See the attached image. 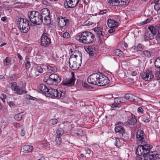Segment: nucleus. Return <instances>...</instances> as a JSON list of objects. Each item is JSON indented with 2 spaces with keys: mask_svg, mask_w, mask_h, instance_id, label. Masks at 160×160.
<instances>
[{
  "mask_svg": "<svg viewBox=\"0 0 160 160\" xmlns=\"http://www.w3.org/2000/svg\"><path fill=\"white\" fill-rule=\"evenodd\" d=\"M36 69L38 72L40 73H42L43 72V69L40 66H37Z\"/></svg>",
  "mask_w": 160,
  "mask_h": 160,
  "instance_id": "obj_48",
  "label": "nucleus"
},
{
  "mask_svg": "<svg viewBox=\"0 0 160 160\" xmlns=\"http://www.w3.org/2000/svg\"><path fill=\"white\" fill-rule=\"evenodd\" d=\"M47 69L49 72H56L57 71V68L55 65L49 64L47 66Z\"/></svg>",
  "mask_w": 160,
  "mask_h": 160,
  "instance_id": "obj_24",
  "label": "nucleus"
},
{
  "mask_svg": "<svg viewBox=\"0 0 160 160\" xmlns=\"http://www.w3.org/2000/svg\"><path fill=\"white\" fill-rule=\"evenodd\" d=\"M107 24L109 28H116L118 25V23L115 20L109 19L107 21Z\"/></svg>",
  "mask_w": 160,
  "mask_h": 160,
  "instance_id": "obj_23",
  "label": "nucleus"
},
{
  "mask_svg": "<svg viewBox=\"0 0 160 160\" xmlns=\"http://www.w3.org/2000/svg\"><path fill=\"white\" fill-rule=\"evenodd\" d=\"M94 31L97 35L98 38V42L101 44H102L105 39V33L102 32V29L101 27H99L95 28L94 29Z\"/></svg>",
  "mask_w": 160,
  "mask_h": 160,
  "instance_id": "obj_10",
  "label": "nucleus"
},
{
  "mask_svg": "<svg viewBox=\"0 0 160 160\" xmlns=\"http://www.w3.org/2000/svg\"><path fill=\"white\" fill-rule=\"evenodd\" d=\"M58 122V120L54 118L50 121L49 123L51 125H53L57 124Z\"/></svg>",
  "mask_w": 160,
  "mask_h": 160,
  "instance_id": "obj_42",
  "label": "nucleus"
},
{
  "mask_svg": "<svg viewBox=\"0 0 160 160\" xmlns=\"http://www.w3.org/2000/svg\"><path fill=\"white\" fill-rule=\"evenodd\" d=\"M11 61L8 57H7L4 61V63L6 65H8L10 62Z\"/></svg>",
  "mask_w": 160,
  "mask_h": 160,
  "instance_id": "obj_47",
  "label": "nucleus"
},
{
  "mask_svg": "<svg viewBox=\"0 0 160 160\" xmlns=\"http://www.w3.org/2000/svg\"><path fill=\"white\" fill-rule=\"evenodd\" d=\"M24 98L26 99L32 100L34 101H37L38 99L36 98L33 97L29 94H27L24 96Z\"/></svg>",
  "mask_w": 160,
  "mask_h": 160,
  "instance_id": "obj_40",
  "label": "nucleus"
},
{
  "mask_svg": "<svg viewBox=\"0 0 160 160\" xmlns=\"http://www.w3.org/2000/svg\"><path fill=\"white\" fill-rule=\"evenodd\" d=\"M124 98L129 101L135 102L138 97L132 94L128 93L124 95Z\"/></svg>",
  "mask_w": 160,
  "mask_h": 160,
  "instance_id": "obj_20",
  "label": "nucleus"
},
{
  "mask_svg": "<svg viewBox=\"0 0 160 160\" xmlns=\"http://www.w3.org/2000/svg\"><path fill=\"white\" fill-rule=\"evenodd\" d=\"M75 79L74 74H72V77L71 78H68L64 81L62 83L63 85L68 86H72L75 83Z\"/></svg>",
  "mask_w": 160,
  "mask_h": 160,
  "instance_id": "obj_15",
  "label": "nucleus"
},
{
  "mask_svg": "<svg viewBox=\"0 0 160 160\" xmlns=\"http://www.w3.org/2000/svg\"><path fill=\"white\" fill-rule=\"evenodd\" d=\"M114 130L116 133L120 134L122 137L123 136V134L125 132V129L123 127L118 125L115 127Z\"/></svg>",
  "mask_w": 160,
  "mask_h": 160,
  "instance_id": "obj_22",
  "label": "nucleus"
},
{
  "mask_svg": "<svg viewBox=\"0 0 160 160\" xmlns=\"http://www.w3.org/2000/svg\"><path fill=\"white\" fill-rule=\"evenodd\" d=\"M157 151H154L150 152V155L151 156L152 160H156L160 158V154Z\"/></svg>",
  "mask_w": 160,
  "mask_h": 160,
  "instance_id": "obj_26",
  "label": "nucleus"
},
{
  "mask_svg": "<svg viewBox=\"0 0 160 160\" xmlns=\"http://www.w3.org/2000/svg\"><path fill=\"white\" fill-rule=\"evenodd\" d=\"M40 14L50 15V12L49 10L46 8H44L42 9Z\"/></svg>",
  "mask_w": 160,
  "mask_h": 160,
  "instance_id": "obj_38",
  "label": "nucleus"
},
{
  "mask_svg": "<svg viewBox=\"0 0 160 160\" xmlns=\"http://www.w3.org/2000/svg\"><path fill=\"white\" fill-rule=\"evenodd\" d=\"M58 22L59 27L62 28L69 24V20L66 17H61L58 18Z\"/></svg>",
  "mask_w": 160,
  "mask_h": 160,
  "instance_id": "obj_14",
  "label": "nucleus"
},
{
  "mask_svg": "<svg viewBox=\"0 0 160 160\" xmlns=\"http://www.w3.org/2000/svg\"><path fill=\"white\" fill-rule=\"evenodd\" d=\"M43 23L47 25H50L51 23V19L50 16L44 18Z\"/></svg>",
  "mask_w": 160,
  "mask_h": 160,
  "instance_id": "obj_35",
  "label": "nucleus"
},
{
  "mask_svg": "<svg viewBox=\"0 0 160 160\" xmlns=\"http://www.w3.org/2000/svg\"><path fill=\"white\" fill-rule=\"evenodd\" d=\"M17 56L18 57V58L20 59L21 60H22L23 59V58L20 55V54L19 53H18L17 54Z\"/></svg>",
  "mask_w": 160,
  "mask_h": 160,
  "instance_id": "obj_64",
  "label": "nucleus"
},
{
  "mask_svg": "<svg viewBox=\"0 0 160 160\" xmlns=\"http://www.w3.org/2000/svg\"><path fill=\"white\" fill-rule=\"evenodd\" d=\"M29 59L27 58H25L24 63L25 65V67L27 69H28L30 68V63L29 61Z\"/></svg>",
  "mask_w": 160,
  "mask_h": 160,
  "instance_id": "obj_37",
  "label": "nucleus"
},
{
  "mask_svg": "<svg viewBox=\"0 0 160 160\" xmlns=\"http://www.w3.org/2000/svg\"><path fill=\"white\" fill-rule=\"evenodd\" d=\"M85 153L86 154H90L91 153L90 150L88 148H85Z\"/></svg>",
  "mask_w": 160,
  "mask_h": 160,
  "instance_id": "obj_60",
  "label": "nucleus"
},
{
  "mask_svg": "<svg viewBox=\"0 0 160 160\" xmlns=\"http://www.w3.org/2000/svg\"><path fill=\"white\" fill-rule=\"evenodd\" d=\"M120 105L118 104L117 102L116 103L114 102V103H113L111 104V107L112 108H116L119 107Z\"/></svg>",
  "mask_w": 160,
  "mask_h": 160,
  "instance_id": "obj_53",
  "label": "nucleus"
},
{
  "mask_svg": "<svg viewBox=\"0 0 160 160\" xmlns=\"http://www.w3.org/2000/svg\"><path fill=\"white\" fill-rule=\"evenodd\" d=\"M61 137L56 136V141L57 144L60 145L61 142Z\"/></svg>",
  "mask_w": 160,
  "mask_h": 160,
  "instance_id": "obj_46",
  "label": "nucleus"
},
{
  "mask_svg": "<svg viewBox=\"0 0 160 160\" xmlns=\"http://www.w3.org/2000/svg\"><path fill=\"white\" fill-rule=\"evenodd\" d=\"M155 28H156V30L157 32H158V39L160 40V26L159 27H156Z\"/></svg>",
  "mask_w": 160,
  "mask_h": 160,
  "instance_id": "obj_45",
  "label": "nucleus"
},
{
  "mask_svg": "<svg viewBox=\"0 0 160 160\" xmlns=\"http://www.w3.org/2000/svg\"><path fill=\"white\" fill-rule=\"evenodd\" d=\"M46 85L44 84H41L40 85L39 88L40 90L42 92L44 90V89L46 87Z\"/></svg>",
  "mask_w": 160,
  "mask_h": 160,
  "instance_id": "obj_54",
  "label": "nucleus"
},
{
  "mask_svg": "<svg viewBox=\"0 0 160 160\" xmlns=\"http://www.w3.org/2000/svg\"><path fill=\"white\" fill-rule=\"evenodd\" d=\"M154 4V8L155 10L158 11L160 9V0H153L151 4Z\"/></svg>",
  "mask_w": 160,
  "mask_h": 160,
  "instance_id": "obj_25",
  "label": "nucleus"
},
{
  "mask_svg": "<svg viewBox=\"0 0 160 160\" xmlns=\"http://www.w3.org/2000/svg\"><path fill=\"white\" fill-rule=\"evenodd\" d=\"M124 99V97H117L114 98V101L115 103H116V102L118 104L119 103H123L125 102V100Z\"/></svg>",
  "mask_w": 160,
  "mask_h": 160,
  "instance_id": "obj_34",
  "label": "nucleus"
},
{
  "mask_svg": "<svg viewBox=\"0 0 160 160\" xmlns=\"http://www.w3.org/2000/svg\"><path fill=\"white\" fill-rule=\"evenodd\" d=\"M142 120L145 122H148L151 120L150 116L148 115H144L142 117Z\"/></svg>",
  "mask_w": 160,
  "mask_h": 160,
  "instance_id": "obj_36",
  "label": "nucleus"
},
{
  "mask_svg": "<svg viewBox=\"0 0 160 160\" xmlns=\"http://www.w3.org/2000/svg\"><path fill=\"white\" fill-rule=\"evenodd\" d=\"M108 4L109 5L111 4L113 6L121 5V0H109Z\"/></svg>",
  "mask_w": 160,
  "mask_h": 160,
  "instance_id": "obj_30",
  "label": "nucleus"
},
{
  "mask_svg": "<svg viewBox=\"0 0 160 160\" xmlns=\"http://www.w3.org/2000/svg\"><path fill=\"white\" fill-rule=\"evenodd\" d=\"M70 62H69V67L72 70H75L78 69L81 66V63H78V62H74L73 60H70Z\"/></svg>",
  "mask_w": 160,
  "mask_h": 160,
  "instance_id": "obj_19",
  "label": "nucleus"
},
{
  "mask_svg": "<svg viewBox=\"0 0 160 160\" xmlns=\"http://www.w3.org/2000/svg\"><path fill=\"white\" fill-rule=\"evenodd\" d=\"M50 16V15L46 14H41V19L43 20V18H45L46 17H48Z\"/></svg>",
  "mask_w": 160,
  "mask_h": 160,
  "instance_id": "obj_63",
  "label": "nucleus"
},
{
  "mask_svg": "<svg viewBox=\"0 0 160 160\" xmlns=\"http://www.w3.org/2000/svg\"><path fill=\"white\" fill-rule=\"evenodd\" d=\"M143 54L144 55L148 57H150L151 56L152 53L149 51L145 50L143 52Z\"/></svg>",
  "mask_w": 160,
  "mask_h": 160,
  "instance_id": "obj_44",
  "label": "nucleus"
},
{
  "mask_svg": "<svg viewBox=\"0 0 160 160\" xmlns=\"http://www.w3.org/2000/svg\"><path fill=\"white\" fill-rule=\"evenodd\" d=\"M130 0H121V5H125L128 4Z\"/></svg>",
  "mask_w": 160,
  "mask_h": 160,
  "instance_id": "obj_43",
  "label": "nucleus"
},
{
  "mask_svg": "<svg viewBox=\"0 0 160 160\" xmlns=\"http://www.w3.org/2000/svg\"><path fill=\"white\" fill-rule=\"evenodd\" d=\"M28 16L31 22L34 24L40 25L43 22L40 13L38 11H29L28 12Z\"/></svg>",
  "mask_w": 160,
  "mask_h": 160,
  "instance_id": "obj_2",
  "label": "nucleus"
},
{
  "mask_svg": "<svg viewBox=\"0 0 160 160\" xmlns=\"http://www.w3.org/2000/svg\"><path fill=\"white\" fill-rule=\"evenodd\" d=\"M75 38L80 42L88 44L94 42L96 40L95 36L90 32H84L79 35L76 36Z\"/></svg>",
  "mask_w": 160,
  "mask_h": 160,
  "instance_id": "obj_1",
  "label": "nucleus"
},
{
  "mask_svg": "<svg viewBox=\"0 0 160 160\" xmlns=\"http://www.w3.org/2000/svg\"><path fill=\"white\" fill-rule=\"evenodd\" d=\"M50 88H48L46 86V87H45L44 90L42 91V92L43 93L45 94V95H46V93L47 92L48 93V91L49 90V89Z\"/></svg>",
  "mask_w": 160,
  "mask_h": 160,
  "instance_id": "obj_56",
  "label": "nucleus"
},
{
  "mask_svg": "<svg viewBox=\"0 0 160 160\" xmlns=\"http://www.w3.org/2000/svg\"><path fill=\"white\" fill-rule=\"evenodd\" d=\"M109 82L108 78L104 75L100 74L98 85L100 86H105Z\"/></svg>",
  "mask_w": 160,
  "mask_h": 160,
  "instance_id": "obj_12",
  "label": "nucleus"
},
{
  "mask_svg": "<svg viewBox=\"0 0 160 160\" xmlns=\"http://www.w3.org/2000/svg\"><path fill=\"white\" fill-rule=\"evenodd\" d=\"M26 113L23 112L19 113L15 115L14 118L17 121H21L25 117Z\"/></svg>",
  "mask_w": 160,
  "mask_h": 160,
  "instance_id": "obj_27",
  "label": "nucleus"
},
{
  "mask_svg": "<svg viewBox=\"0 0 160 160\" xmlns=\"http://www.w3.org/2000/svg\"><path fill=\"white\" fill-rule=\"evenodd\" d=\"M80 0H65L64 4L66 8H73L78 4Z\"/></svg>",
  "mask_w": 160,
  "mask_h": 160,
  "instance_id": "obj_13",
  "label": "nucleus"
},
{
  "mask_svg": "<svg viewBox=\"0 0 160 160\" xmlns=\"http://www.w3.org/2000/svg\"><path fill=\"white\" fill-rule=\"evenodd\" d=\"M155 76L157 77V79L160 80V70L156 72Z\"/></svg>",
  "mask_w": 160,
  "mask_h": 160,
  "instance_id": "obj_50",
  "label": "nucleus"
},
{
  "mask_svg": "<svg viewBox=\"0 0 160 160\" xmlns=\"http://www.w3.org/2000/svg\"><path fill=\"white\" fill-rule=\"evenodd\" d=\"M51 43L48 34L43 33L41 38V45L45 48L48 47Z\"/></svg>",
  "mask_w": 160,
  "mask_h": 160,
  "instance_id": "obj_6",
  "label": "nucleus"
},
{
  "mask_svg": "<svg viewBox=\"0 0 160 160\" xmlns=\"http://www.w3.org/2000/svg\"><path fill=\"white\" fill-rule=\"evenodd\" d=\"M115 145L118 147L120 145V141L119 139L117 138H115Z\"/></svg>",
  "mask_w": 160,
  "mask_h": 160,
  "instance_id": "obj_49",
  "label": "nucleus"
},
{
  "mask_svg": "<svg viewBox=\"0 0 160 160\" xmlns=\"http://www.w3.org/2000/svg\"><path fill=\"white\" fill-rule=\"evenodd\" d=\"M138 112L139 113H142L143 112V109L141 107H139L138 109Z\"/></svg>",
  "mask_w": 160,
  "mask_h": 160,
  "instance_id": "obj_58",
  "label": "nucleus"
},
{
  "mask_svg": "<svg viewBox=\"0 0 160 160\" xmlns=\"http://www.w3.org/2000/svg\"><path fill=\"white\" fill-rule=\"evenodd\" d=\"M142 147V145H140L137 147L136 150V153L137 155L140 156H143L144 152L142 151L143 150Z\"/></svg>",
  "mask_w": 160,
  "mask_h": 160,
  "instance_id": "obj_32",
  "label": "nucleus"
},
{
  "mask_svg": "<svg viewBox=\"0 0 160 160\" xmlns=\"http://www.w3.org/2000/svg\"><path fill=\"white\" fill-rule=\"evenodd\" d=\"M156 83H155V82H154V81H153L152 82H151L148 85V86L150 88H152L155 87L156 85Z\"/></svg>",
  "mask_w": 160,
  "mask_h": 160,
  "instance_id": "obj_52",
  "label": "nucleus"
},
{
  "mask_svg": "<svg viewBox=\"0 0 160 160\" xmlns=\"http://www.w3.org/2000/svg\"><path fill=\"white\" fill-rule=\"evenodd\" d=\"M8 104L11 108L12 107H13L15 106V104L14 102L12 101L8 102Z\"/></svg>",
  "mask_w": 160,
  "mask_h": 160,
  "instance_id": "obj_62",
  "label": "nucleus"
},
{
  "mask_svg": "<svg viewBox=\"0 0 160 160\" xmlns=\"http://www.w3.org/2000/svg\"><path fill=\"white\" fill-rule=\"evenodd\" d=\"M21 150L23 152H31L32 150V146L29 145H26L21 148Z\"/></svg>",
  "mask_w": 160,
  "mask_h": 160,
  "instance_id": "obj_29",
  "label": "nucleus"
},
{
  "mask_svg": "<svg viewBox=\"0 0 160 160\" xmlns=\"http://www.w3.org/2000/svg\"><path fill=\"white\" fill-rule=\"evenodd\" d=\"M57 91L58 92V98L63 99L66 96V92L64 88L60 87L57 89Z\"/></svg>",
  "mask_w": 160,
  "mask_h": 160,
  "instance_id": "obj_18",
  "label": "nucleus"
},
{
  "mask_svg": "<svg viewBox=\"0 0 160 160\" xmlns=\"http://www.w3.org/2000/svg\"><path fill=\"white\" fill-rule=\"evenodd\" d=\"M82 85L86 88H89L90 87L89 85H88L86 82H83L82 83Z\"/></svg>",
  "mask_w": 160,
  "mask_h": 160,
  "instance_id": "obj_61",
  "label": "nucleus"
},
{
  "mask_svg": "<svg viewBox=\"0 0 160 160\" xmlns=\"http://www.w3.org/2000/svg\"><path fill=\"white\" fill-rule=\"evenodd\" d=\"M110 28L108 30L109 33H112L114 32L115 31V28Z\"/></svg>",
  "mask_w": 160,
  "mask_h": 160,
  "instance_id": "obj_57",
  "label": "nucleus"
},
{
  "mask_svg": "<svg viewBox=\"0 0 160 160\" xmlns=\"http://www.w3.org/2000/svg\"><path fill=\"white\" fill-rule=\"evenodd\" d=\"M145 134L144 132L141 130H138L137 131L136 138L137 141L140 142H144Z\"/></svg>",
  "mask_w": 160,
  "mask_h": 160,
  "instance_id": "obj_16",
  "label": "nucleus"
},
{
  "mask_svg": "<svg viewBox=\"0 0 160 160\" xmlns=\"http://www.w3.org/2000/svg\"><path fill=\"white\" fill-rule=\"evenodd\" d=\"M58 92L57 89L50 88L48 91V93H46V96L51 98H58Z\"/></svg>",
  "mask_w": 160,
  "mask_h": 160,
  "instance_id": "obj_17",
  "label": "nucleus"
},
{
  "mask_svg": "<svg viewBox=\"0 0 160 160\" xmlns=\"http://www.w3.org/2000/svg\"><path fill=\"white\" fill-rule=\"evenodd\" d=\"M11 86L12 89V90L16 91V93L18 95H22L23 93L26 94L27 93V91L26 90H23V88L20 87L19 86L17 85V83L16 82H13L12 83Z\"/></svg>",
  "mask_w": 160,
  "mask_h": 160,
  "instance_id": "obj_11",
  "label": "nucleus"
},
{
  "mask_svg": "<svg viewBox=\"0 0 160 160\" xmlns=\"http://www.w3.org/2000/svg\"><path fill=\"white\" fill-rule=\"evenodd\" d=\"M62 37L65 38H68L70 37L69 34L67 32H64L63 34Z\"/></svg>",
  "mask_w": 160,
  "mask_h": 160,
  "instance_id": "obj_51",
  "label": "nucleus"
},
{
  "mask_svg": "<svg viewBox=\"0 0 160 160\" xmlns=\"http://www.w3.org/2000/svg\"><path fill=\"white\" fill-rule=\"evenodd\" d=\"M100 74L94 73L91 75L88 78V83L95 85H98Z\"/></svg>",
  "mask_w": 160,
  "mask_h": 160,
  "instance_id": "obj_8",
  "label": "nucleus"
},
{
  "mask_svg": "<svg viewBox=\"0 0 160 160\" xmlns=\"http://www.w3.org/2000/svg\"><path fill=\"white\" fill-rule=\"evenodd\" d=\"M57 135L56 136L61 137L62 136L63 133V130L61 128L58 129L56 131Z\"/></svg>",
  "mask_w": 160,
  "mask_h": 160,
  "instance_id": "obj_41",
  "label": "nucleus"
},
{
  "mask_svg": "<svg viewBox=\"0 0 160 160\" xmlns=\"http://www.w3.org/2000/svg\"><path fill=\"white\" fill-rule=\"evenodd\" d=\"M107 11V10L106 9L101 10L99 12V14L101 15L103 14H104L106 13Z\"/></svg>",
  "mask_w": 160,
  "mask_h": 160,
  "instance_id": "obj_59",
  "label": "nucleus"
},
{
  "mask_svg": "<svg viewBox=\"0 0 160 160\" xmlns=\"http://www.w3.org/2000/svg\"><path fill=\"white\" fill-rule=\"evenodd\" d=\"M132 48L136 50L137 52L138 51H141L143 50V48L141 44L140 43L138 44L137 46H133L132 47Z\"/></svg>",
  "mask_w": 160,
  "mask_h": 160,
  "instance_id": "obj_33",
  "label": "nucleus"
},
{
  "mask_svg": "<svg viewBox=\"0 0 160 160\" xmlns=\"http://www.w3.org/2000/svg\"><path fill=\"white\" fill-rule=\"evenodd\" d=\"M17 24L20 31L24 33H27L30 29L29 22L26 19H19L17 22Z\"/></svg>",
  "mask_w": 160,
  "mask_h": 160,
  "instance_id": "obj_3",
  "label": "nucleus"
},
{
  "mask_svg": "<svg viewBox=\"0 0 160 160\" xmlns=\"http://www.w3.org/2000/svg\"><path fill=\"white\" fill-rule=\"evenodd\" d=\"M61 81V79L58 75L52 74L45 82L48 84L55 85L58 84Z\"/></svg>",
  "mask_w": 160,
  "mask_h": 160,
  "instance_id": "obj_5",
  "label": "nucleus"
},
{
  "mask_svg": "<svg viewBox=\"0 0 160 160\" xmlns=\"http://www.w3.org/2000/svg\"><path fill=\"white\" fill-rule=\"evenodd\" d=\"M144 160H152L151 156L150 155V152L143 154Z\"/></svg>",
  "mask_w": 160,
  "mask_h": 160,
  "instance_id": "obj_39",
  "label": "nucleus"
},
{
  "mask_svg": "<svg viewBox=\"0 0 160 160\" xmlns=\"http://www.w3.org/2000/svg\"><path fill=\"white\" fill-rule=\"evenodd\" d=\"M85 50L90 55L93 56L94 55V49L92 48V47L91 46H87L86 47Z\"/></svg>",
  "mask_w": 160,
  "mask_h": 160,
  "instance_id": "obj_31",
  "label": "nucleus"
},
{
  "mask_svg": "<svg viewBox=\"0 0 160 160\" xmlns=\"http://www.w3.org/2000/svg\"><path fill=\"white\" fill-rule=\"evenodd\" d=\"M142 145L143 150L142 151L144 152V154L148 153L151 152L150 151L152 147V145L149 144H145Z\"/></svg>",
  "mask_w": 160,
  "mask_h": 160,
  "instance_id": "obj_21",
  "label": "nucleus"
},
{
  "mask_svg": "<svg viewBox=\"0 0 160 160\" xmlns=\"http://www.w3.org/2000/svg\"><path fill=\"white\" fill-rule=\"evenodd\" d=\"M127 122L129 125H134L137 124V120L135 116L132 115L131 117L128 120Z\"/></svg>",
  "mask_w": 160,
  "mask_h": 160,
  "instance_id": "obj_28",
  "label": "nucleus"
},
{
  "mask_svg": "<svg viewBox=\"0 0 160 160\" xmlns=\"http://www.w3.org/2000/svg\"><path fill=\"white\" fill-rule=\"evenodd\" d=\"M142 78L145 81H149L154 78L153 72L151 69L146 70L143 73L141 74Z\"/></svg>",
  "mask_w": 160,
  "mask_h": 160,
  "instance_id": "obj_9",
  "label": "nucleus"
},
{
  "mask_svg": "<svg viewBox=\"0 0 160 160\" xmlns=\"http://www.w3.org/2000/svg\"><path fill=\"white\" fill-rule=\"evenodd\" d=\"M151 21V20L150 19L148 18L147 20L144 21L142 22H141V24L142 25H144L146 24L148 22H149Z\"/></svg>",
  "mask_w": 160,
  "mask_h": 160,
  "instance_id": "obj_55",
  "label": "nucleus"
},
{
  "mask_svg": "<svg viewBox=\"0 0 160 160\" xmlns=\"http://www.w3.org/2000/svg\"><path fill=\"white\" fill-rule=\"evenodd\" d=\"M148 28L149 31H146L144 36V40L146 41H148L153 39L154 35L157 33L156 28L154 27L150 26L148 27Z\"/></svg>",
  "mask_w": 160,
  "mask_h": 160,
  "instance_id": "obj_4",
  "label": "nucleus"
},
{
  "mask_svg": "<svg viewBox=\"0 0 160 160\" xmlns=\"http://www.w3.org/2000/svg\"><path fill=\"white\" fill-rule=\"evenodd\" d=\"M82 55L80 52L78 51L75 50L74 51L73 54L70 56L69 62H70V60L72 59L73 60L74 62H78V63L82 62Z\"/></svg>",
  "mask_w": 160,
  "mask_h": 160,
  "instance_id": "obj_7",
  "label": "nucleus"
}]
</instances>
